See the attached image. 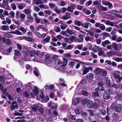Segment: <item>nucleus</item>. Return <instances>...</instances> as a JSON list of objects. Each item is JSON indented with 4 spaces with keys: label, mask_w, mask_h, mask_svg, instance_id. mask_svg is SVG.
I'll use <instances>...</instances> for the list:
<instances>
[{
    "label": "nucleus",
    "mask_w": 122,
    "mask_h": 122,
    "mask_svg": "<svg viewBox=\"0 0 122 122\" xmlns=\"http://www.w3.org/2000/svg\"><path fill=\"white\" fill-rule=\"evenodd\" d=\"M76 62H75L71 61L69 62L68 65L71 67H73L74 65Z\"/></svg>",
    "instance_id": "nucleus-31"
},
{
    "label": "nucleus",
    "mask_w": 122,
    "mask_h": 122,
    "mask_svg": "<svg viewBox=\"0 0 122 122\" xmlns=\"http://www.w3.org/2000/svg\"><path fill=\"white\" fill-rule=\"evenodd\" d=\"M75 112L77 114H79L80 113L81 111L78 108H76L75 110Z\"/></svg>",
    "instance_id": "nucleus-43"
},
{
    "label": "nucleus",
    "mask_w": 122,
    "mask_h": 122,
    "mask_svg": "<svg viewBox=\"0 0 122 122\" xmlns=\"http://www.w3.org/2000/svg\"><path fill=\"white\" fill-rule=\"evenodd\" d=\"M95 91L93 92L92 94V95L93 97H98L99 96V94H100L101 92L97 90V88L95 89Z\"/></svg>",
    "instance_id": "nucleus-3"
},
{
    "label": "nucleus",
    "mask_w": 122,
    "mask_h": 122,
    "mask_svg": "<svg viewBox=\"0 0 122 122\" xmlns=\"http://www.w3.org/2000/svg\"><path fill=\"white\" fill-rule=\"evenodd\" d=\"M2 40L3 41V42L5 44H6L7 43V41L9 40V39H7L6 40V39L4 37H2Z\"/></svg>",
    "instance_id": "nucleus-37"
},
{
    "label": "nucleus",
    "mask_w": 122,
    "mask_h": 122,
    "mask_svg": "<svg viewBox=\"0 0 122 122\" xmlns=\"http://www.w3.org/2000/svg\"><path fill=\"white\" fill-rule=\"evenodd\" d=\"M4 36L8 38H11L13 37V35H10L8 33L5 32L4 34Z\"/></svg>",
    "instance_id": "nucleus-16"
},
{
    "label": "nucleus",
    "mask_w": 122,
    "mask_h": 122,
    "mask_svg": "<svg viewBox=\"0 0 122 122\" xmlns=\"http://www.w3.org/2000/svg\"><path fill=\"white\" fill-rule=\"evenodd\" d=\"M81 99L79 97H76L74 100V102L76 104H77L79 102L81 101Z\"/></svg>",
    "instance_id": "nucleus-26"
},
{
    "label": "nucleus",
    "mask_w": 122,
    "mask_h": 122,
    "mask_svg": "<svg viewBox=\"0 0 122 122\" xmlns=\"http://www.w3.org/2000/svg\"><path fill=\"white\" fill-rule=\"evenodd\" d=\"M44 12L46 14L49 15H50L52 13L51 11L50 10H45Z\"/></svg>",
    "instance_id": "nucleus-41"
},
{
    "label": "nucleus",
    "mask_w": 122,
    "mask_h": 122,
    "mask_svg": "<svg viewBox=\"0 0 122 122\" xmlns=\"http://www.w3.org/2000/svg\"><path fill=\"white\" fill-rule=\"evenodd\" d=\"M97 89L99 91H104V88L103 86H98L97 88Z\"/></svg>",
    "instance_id": "nucleus-29"
},
{
    "label": "nucleus",
    "mask_w": 122,
    "mask_h": 122,
    "mask_svg": "<svg viewBox=\"0 0 122 122\" xmlns=\"http://www.w3.org/2000/svg\"><path fill=\"white\" fill-rule=\"evenodd\" d=\"M113 86L116 88L118 89V88H119L120 85L119 84L117 85L116 84H114L113 85Z\"/></svg>",
    "instance_id": "nucleus-50"
},
{
    "label": "nucleus",
    "mask_w": 122,
    "mask_h": 122,
    "mask_svg": "<svg viewBox=\"0 0 122 122\" xmlns=\"http://www.w3.org/2000/svg\"><path fill=\"white\" fill-rule=\"evenodd\" d=\"M115 111L117 112H120L121 111V108L118 106H116L115 108Z\"/></svg>",
    "instance_id": "nucleus-25"
},
{
    "label": "nucleus",
    "mask_w": 122,
    "mask_h": 122,
    "mask_svg": "<svg viewBox=\"0 0 122 122\" xmlns=\"http://www.w3.org/2000/svg\"><path fill=\"white\" fill-rule=\"evenodd\" d=\"M115 98L119 100L122 99V92H121V94H118L116 95L115 96Z\"/></svg>",
    "instance_id": "nucleus-19"
},
{
    "label": "nucleus",
    "mask_w": 122,
    "mask_h": 122,
    "mask_svg": "<svg viewBox=\"0 0 122 122\" xmlns=\"http://www.w3.org/2000/svg\"><path fill=\"white\" fill-rule=\"evenodd\" d=\"M64 56L67 58H69L71 56L70 52H69L67 54H65L64 55Z\"/></svg>",
    "instance_id": "nucleus-44"
},
{
    "label": "nucleus",
    "mask_w": 122,
    "mask_h": 122,
    "mask_svg": "<svg viewBox=\"0 0 122 122\" xmlns=\"http://www.w3.org/2000/svg\"><path fill=\"white\" fill-rule=\"evenodd\" d=\"M92 102V101L91 100H88L87 103L88 107L89 108H91Z\"/></svg>",
    "instance_id": "nucleus-13"
},
{
    "label": "nucleus",
    "mask_w": 122,
    "mask_h": 122,
    "mask_svg": "<svg viewBox=\"0 0 122 122\" xmlns=\"http://www.w3.org/2000/svg\"><path fill=\"white\" fill-rule=\"evenodd\" d=\"M20 30L22 31L24 33H25L26 32V30H25V28L21 26L20 28Z\"/></svg>",
    "instance_id": "nucleus-40"
},
{
    "label": "nucleus",
    "mask_w": 122,
    "mask_h": 122,
    "mask_svg": "<svg viewBox=\"0 0 122 122\" xmlns=\"http://www.w3.org/2000/svg\"><path fill=\"white\" fill-rule=\"evenodd\" d=\"M104 37H106L107 36H108L109 37L110 36V35L109 34L107 33L106 32H103L102 33Z\"/></svg>",
    "instance_id": "nucleus-39"
},
{
    "label": "nucleus",
    "mask_w": 122,
    "mask_h": 122,
    "mask_svg": "<svg viewBox=\"0 0 122 122\" xmlns=\"http://www.w3.org/2000/svg\"><path fill=\"white\" fill-rule=\"evenodd\" d=\"M69 28H68L66 30V31L67 32L68 34L71 35L73 33V32L71 30H69Z\"/></svg>",
    "instance_id": "nucleus-52"
},
{
    "label": "nucleus",
    "mask_w": 122,
    "mask_h": 122,
    "mask_svg": "<svg viewBox=\"0 0 122 122\" xmlns=\"http://www.w3.org/2000/svg\"><path fill=\"white\" fill-rule=\"evenodd\" d=\"M34 3L37 5L42 3V1L40 0H34Z\"/></svg>",
    "instance_id": "nucleus-38"
},
{
    "label": "nucleus",
    "mask_w": 122,
    "mask_h": 122,
    "mask_svg": "<svg viewBox=\"0 0 122 122\" xmlns=\"http://www.w3.org/2000/svg\"><path fill=\"white\" fill-rule=\"evenodd\" d=\"M38 105L34 104L32 106H31V107L32 109L35 112H36L38 108H39Z\"/></svg>",
    "instance_id": "nucleus-9"
},
{
    "label": "nucleus",
    "mask_w": 122,
    "mask_h": 122,
    "mask_svg": "<svg viewBox=\"0 0 122 122\" xmlns=\"http://www.w3.org/2000/svg\"><path fill=\"white\" fill-rule=\"evenodd\" d=\"M0 28L1 30H8L9 29V27L8 25H3Z\"/></svg>",
    "instance_id": "nucleus-20"
},
{
    "label": "nucleus",
    "mask_w": 122,
    "mask_h": 122,
    "mask_svg": "<svg viewBox=\"0 0 122 122\" xmlns=\"http://www.w3.org/2000/svg\"><path fill=\"white\" fill-rule=\"evenodd\" d=\"M33 92L36 96H37L39 92V90L37 86H35L34 88Z\"/></svg>",
    "instance_id": "nucleus-12"
},
{
    "label": "nucleus",
    "mask_w": 122,
    "mask_h": 122,
    "mask_svg": "<svg viewBox=\"0 0 122 122\" xmlns=\"http://www.w3.org/2000/svg\"><path fill=\"white\" fill-rule=\"evenodd\" d=\"M99 28L101 30H104L105 29V27L104 25L102 24H100V25L99 26Z\"/></svg>",
    "instance_id": "nucleus-36"
},
{
    "label": "nucleus",
    "mask_w": 122,
    "mask_h": 122,
    "mask_svg": "<svg viewBox=\"0 0 122 122\" xmlns=\"http://www.w3.org/2000/svg\"><path fill=\"white\" fill-rule=\"evenodd\" d=\"M101 70L99 69V68H96L95 70H94V72L96 75H98L100 74V72Z\"/></svg>",
    "instance_id": "nucleus-21"
},
{
    "label": "nucleus",
    "mask_w": 122,
    "mask_h": 122,
    "mask_svg": "<svg viewBox=\"0 0 122 122\" xmlns=\"http://www.w3.org/2000/svg\"><path fill=\"white\" fill-rule=\"evenodd\" d=\"M89 71V70L88 69L87 67H86L84 69L83 71V75H85L87 74Z\"/></svg>",
    "instance_id": "nucleus-28"
},
{
    "label": "nucleus",
    "mask_w": 122,
    "mask_h": 122,
    "mask_svg": "<svg viewBox=\"0 0 122 122\" xmlns=\"http://www.w3.org/2000/svg\"><path fill=\"white\" fill-rule=\"evenodd\" d=\"M98 8H99V11L100 12H101V11H100V9L103 11H106L107 10V8L106 7L103 6L102 5H98Z\"/></svg>",
    "instance_id": "nucleus-5"
},
{
    "label": "nucleus",
    "mask_w": 122,
    "mask_h": 122,
    "mask_svg": "<svg viewBox=\"0 0 122 122\" xmlns=\"http://www.w3.org/2000/svg\"><path fill=\"white\" fill-rule=\"evenodd\" d=\"M81 114L83 116L85 117H86L87 116V113L85 112H81Z\"/></svg>",
    "instance_id": "nucleus-62"
},
{
    "label": "nucleus",
    "mask_w": 122,
    "mask_h": 122,
    "mask_svg": "<svg viewBox=\"0 0 122 122\" xmlns=\"http://www.w3.org/2000/svg\"><path fill=\"white\" fill-rule=\"evenodd\" d=\"M54 91H51L49 94V97H50L52 98H53L54 95Z\"/></svg>",
    "instance_id": "nucleus-30"
},
{
    "label": "nucleus",
    "mask_w": 122,
    "mask_h": 122,
    "mask_svg": "<svg viewBox=\"0 0 122 122\" xmlns=\"http://www.w3.org/2000/svg\"><path fill=\"white\" fill-rule=\"evenodd\" d=\"M87 78L90 80H92L93 78V75L92 73H89L86 75Z\"/></svg>",
    "instance_id": "nucleus-15"
},
{
    "label": "nucleus",
    "mask_w": 122,
    "mask_h": 122,
    "mask_svg": "<svg viewBox=\"0 0 122 122\" xmlns=\"http://www.w3.org/2000/svg\"><path fill=\"white\" fill-rule=\"evenodd\" d=\"M48 107H51V109H54L55 110H56L57 105L55 103H48Z\"/></svg>",
    "instance_id": "nucleus-2"
},
{
    "label": "nucleus",
    "mask_w": 122,
    "mask_h": 122,
    "mask_svg": "<svg viewBox=\"0 0 122 122\" xmlns=\"http://www.w3.org/2000/svg\"><path fill=\"white\" fill-rule=\"evenodd\" d=\"M111 43V42L108 40H106L102 42V45L104 47H106L107 44H110Z\"/></svg>",
    "instance_id": "nucleus-7"
},
{
    "label": "nucleus",
    "mask_w": 122,
    "mask_h": 122,
    "mask_svg": "<svg viewBox=\"0 0 122 122\" xmlns=\"http://www.w3.org/2000/svg\"><path fill=\"white\" fill-rule=\"evenodd\" d=\"M63 60L64 62H64V65H62V66H65L68 63V60L67 59H66L65 58H63Z\"/></svg>",
    "instance_id": "nucleus-35"
},
{
    "label": "nucleus",
    "mask_w": 122,
    "mask_h": 122,
    "mask_svg": "<svg viewBox=\"0 0 122 122\" xmlns=\"http://www.w3.org/2000/svg\"><path fill=\"white\" fill-rule=\"evenodd\" d=\"M25 40L26 41H34V39L30 38H29L27 37H26Z\"/></svg>",
    "instance_id": "nucleus-49"
},
{
    "label": "nucleus",
    "mask_w": 122,
    "mask_h": 122,
    "mask_svg": "<svg viewBox=\"0 0 122 122\" xmlns=\"http://www.w3.org/2000/svg\"><path fill=\"white\" fill-rule=\"evenodd\" d=\"M36 53V51L34 50H31L29 54L31 57L33 56Z\"/></svg>",
    "instance_id": "nucleus-22"
},
{
    "label": "nucleus",
    "mask_w": 122,
    "mask_h": 122,
    "mask_svg": "<svg viewBox=\"0 0 122 122\" xmlns=\"http://www.w3.org/2000/svg\"><path fill=\"white\" fill-rule=\"evenodd\" d=\"M82 94L83 95L85 96H88L89 94L88 92L86 91H83L82 92Z\"/></svg>",
    "instance_id": "nucleus-45"
},
{
    "label": "nucleus",
    "mask_w": 122,
    "mask_h": 122,
    "mask_svg": "<svg viewBox=\"0 0 122 122\" xmlns=\"http://www.w3.org/2000/svg\"><path fill=\"white\" fill-rule=\"evenodd\" d=\"M74 23L75 24H76L77 25L80 26L81 25V23L79 21H77L76 20H75Z\"/></svg>",
    "instance_id": "nucleus-32"
},
{
    "label": "nucleus",
    "mask_w": 122,
    "mask_h": 122,
    "mask_svg": "<svg viewBox=\"0 0 122 122\" xmlns=\"http://www.w3.org/2000/svg\"><path fill=\"white\" fill-rule=\"evenodd\" d=\"M107 54L108 57L112 56V55H115V53L114 51H110L109 52H107Z\"/></svg>",
    "instance_id": "nucleus-14"
},
{
    "label": "nucleus",
    "mask_w": 122,
    "mask_h": 122,
    "mask_svg": "<svg viewBox=\"0 0 122 122\" xmlns=\"http://www.w3.org/2000/svg\"><path fill=\"white\" fill-rule=\"evenodd\" d=\"M3 5L4 6V7H2V8H5V9H7L6 8H8L9 7V5H8V4L4 3H3Z\"/></svg>",
    "instance_id": "nucleus-55"
},
{
    "label": "nucleus",
    "mask_w": 122,
    "mask_h": 122,
    "mask_svg": "<svg viewBox=\"0 0 122 122\" xmlns=\"http://www.w3.org/2000/svg\"><path fill=\"white\" fill-rule=\"evenodd\" d=\"M54 86L52 84H50L49 86V89L51 90H53L54 88Z\"/></svg>",
    "instance_id": "nucleus-57"
},
{
    "label": "nucleus",
    "mask_w": 122,
    "mask_h": 122,
    "mask_svg": "<svg viewBox=\"0 0 122 122\" xmlns=\"http://www.w3.org/2000/svg\"><path fill=\"white\" fill-rule=\"evenodd\" d=\"M34 34L39 38H40L41 34L39 33H38L37 32L35 31L33 32Z\"/></svg>",
    "instance_id": "nucleus-58"
},
{
    "label": "nucleus",
    "mask_w": 122,
    "mask_h": 122,
    "mask_svg": "<svg viewBox=\"0 0 122 122\" xmlns=\"http://www.w3.org/2000/svg\"><path fill=\"white\" fill-rule=\"evenodd\" d=\"M15 55L17 56H18L20 55V53L19 51L16 50H14Z\"/></svg>",
    "instance_id": "nucleus-33"
},
{
    "label": "nucleus",
    "mask_w": 122,
    "mask_h": 122,
    "mask_svg": "<svg viewBox=\"0 0 122 122\" xmlns=\"http://www.w3.org/2000/svg\"><path fill=\"white\" fill-rule=\"evenodd\" d=\"M104 98L106 100L109 99L110 98V96L107 93H105L103 95Z\"/></svg>",
    "instance_id": "nucleus-18"
},
{
    "label": "nucleus",
    "mask_w": 122,
    "mask_h": 122,
    "mask_svg": "<svg viewBox=\"0 0 122 122\" xmlns=\"http://www.w3.org/2000/svg\"><path fill=\"white\" fill-rule=\"evenodd\" d=\"M25 13L26 15H29L31 13V11L30 9H25L24 10Z\"/></svg>",
    "instance_id": "nucleus-17"
},
{
    "label": "nucleus",
    "mask_w": 122,
    "mask_h": 122,
    "mask_svg": "<svg viewBox=\"0 0 122 122\" xmlns=\"http://www.w3.org/2000/svg\"><path fill=\"white\" fill-rule=\"evenodd\" d=\"M100 72V74L101 75V76H105L107 74V71L104 70H101Z\"/></svg>",
    "instance_id": "nucleus-8"
},
{
    "label": "nucleus",
    "mask_w": 122,
    "mask_h": 122,
    "mask_svg": "<svg viewBox=\"0 0 122 122\" xmlns=\"http://www.w3.org/2000/svg\"><path fill=\"white\" fill-rule=\"evenodd\" d=\"M63 62H61V61L58 59H57L54 61V63L55 64L58 65L61 64H63Z\"/></svg>",
    "instance_id": "nucleus-23"
},
{
    "label": "nucleus",
    "mask_w": 122,
    "mask_h": 122,
    "mask_svg": "<svg viewBox=\"0 0 122 122\" xmlns=\"http://www.w3.org/2000/svg\"><path fill=\"white\" fill-rule=\"evenodd\" d=\"M18 7L20 10L23 9L24 8L23 6V5L22 3H20V4L18 5Z\"/></svg>",
    "instance_id": "nucleus-51"
},
{
    "label": "nucleus",
    "mask_w": 122,
    "mask_h": 122,
    "mask_svg": "<svg viewBox=\"0 0 122 122\" xmlns=\"http://www.w3.org/2000/svg\"><path fill=\"white\" fill-rule=\"evenodd\" d=\"M18 107L15 101H14L12 102L11 107V111L14 110L15 108L18 109Z\"/></svg>",
    "instance_id": "nucleus-4"
},
{
    "label": "nucleus",
    "mask_w": 122,
    "mask_h": 122,
    "mask_svg": "<svg viewBox=\"0 0 122 122\" xmlns=\"http://www.w3.org/2000/svg\"><path fill=\"white\" fill-rule=\"evenodd\" d=\"M34 72L36 76L37 77L39 76V73L38 71L36 70H35L34 71Z\"/></svg>",
    "instance_id": "nucleus-59"
},
{
    "label": "nucleus",
    "mask_w": 122,
    "mask_h": 122,
    "mask_svg": "<svg viewBox=\"0 0 122 122\" xmlns=\"http://www.w3.org/2000/svg\"><path fill=\"white\" fill-rule=\"evenodd\" d=\"M115 60L116 61L119 62L122 60V58H120L118 57H117L115 58Z\"/></svg>",
    "instance_id": "nucleus-56"
},
{
    "label": "nucleus",
    "mask_w": 122,
    "mask_h": 122,
    "mask_svg": "<svg viewBox=\"0 0 122 122\" xmlns=\"http://www.w3.org/2000/svg\"><path fill=\"white\" fill-rule=\"evenodd\" d=\"M28 52L26 51V52H25L22 58V61H27L28 58Z\"/></svg>",
    "instance_id": "nucleus-6"
},
{
    "label": "nucleus",
    "mask_w": 122,
    "mask_h": 122,
    "mask_svg": "<svg viewBox=\"0 0 122 122\" xmlns=\"http://www.w3.org/2000/svg\"><path fill=\"white\" fill-rule=\"evenodd\" d=\"M51 58L52 60L54 59V60L55 61L57 59H58V56L57 55H54Z\"/></svg>",
    "instance_id": "nucleus-53"
},
{
    "label": "nucleus",
    "mask_w": 122,
    "mask_h": 122,
    "mask_svg": "<svg viewBox=\"0 0 122 122\" xmlns=\"http://www.w3.org/2000/svg\"><path fill=\"white\" fill-rule=\"evenodd\" d=\"M98 105L97 103L96 102H92L91 108H97Z\"/></svg>",
    "instance_id": "nucleus-24"
},
{
    "label": "nucleus",
    "mask_w": 122,
    "mask_h": 122,
    "mask_svg": "<svg viewBox=\"0 0 122 122\" xmlns=\"http://www.w3.org/2000/svg\"><path fill=\"white\" fill-rule=\"evenodd\" d=\"M30 21L28 20H27L25 23V25H28L30 24Z\"/></svg>",
    "instance_id": "nucleus-60"
},
{
    "label": "nucleus",
    "mask_w": 122,
    "mask_h": 122,
    "mask_svg": "<svg viewBox=\"0 0 122 122\" xmlns=\"http://www.w3.org/2000/svg\"><path fill=\"white\" fill-rule=\"evenodd\" d=\"M22 113H19L17 112H15L14 113V115L17 116H22Z\"/></svg>",
    "instance_id": "nucleus-54"
},
{
    "label": "nucleus",
    "mask_w": 122,
    "mask_h": 122,
    "mask_svg": "<svg viewBox=\"0 0 122 122\" xmlns=\"http://www.w3.org/2000/svg\"><path fill=\"white\" fill-rule=\"evenodd\" d=\"M14 32L15 33H14V34H16L19 35H21L22 34L21 32L18 30H16Z\"/></svg>",
    "instance_id": "nucleus-48"
},
{
    "label": "nucleus",
    "mask_w": 122,
    "mask_h": 122,
    "mask_svg": "<svg viewBox=\"0 0 122 122\" xmlns=\"http://www.w3.org/2000/svg\"><path fill=\"white\" fill-rule=\"evenodd\" d=\"M112 47L113 48L114 51H116L118 50V45L116 43H113L112 44Z\"/></svg>",
    "instance_id": "nucleus-10"
},
{
    "label": "nucleus",
    "mask_w": 122,
    "mask_h": 122,
    "mask_svg": "<svg viewBox=\"0 0 122 122\" xmlns=\"http://www.w3.org/2000/svg\"><path fill=\"white\" fill-rule=\"evenodd\" d=\"M113 76L117 83H119L121 82L120 77L119 74L115 72L113 73Z\"/></svg>",
    "instance_id": "nucleus-1"
},
{
    "label": "nucleus",
    "mask_w": 122,
    "mask_h": 122,
    "mask_svg": "<svg viewBox=\"0 0 122 122\" xmlns=\"http://www.w3.org/2000/svg\"><path fill=\"white\" fill-rule=\"evenodd\" d=\"M102 2L103 4L106 5H108V4L109 2L107 1L103 0H102Z\"/></svg>",
    "instance_id": "nucleus-42"
},
{
    "label": "nucleus",
    "mask_w": 122,
    "mask_h": 122,
    "mask_svg": "<svg viewBox=\"0 0 122 122\" xmlns=\"http://www.w3.org/2000/svg\"><path fill=\"white\" fill-rule=\"evenodd\" d=\"M108 93L109 94H112L113 93V91L111 89H108Z\"/></svg>",
    "instance_id": "nucleus-63"
},
{
    "label": "nucleus",
    "mask_w": 122,
    "mask_h": 122,
    "mask_svg": "<svg viewBox=\"0 0 122 122\" xmlns=\"http://www.w3.org/2000/svg\"><path fill=\"white\" fill-rule=\"evenodd\" d=\"M101 113L102 114L105 115L106 112V110L104 109H102L101 110Z\"/></svg>",
    "instance_id": "nucleus-46"
},
{
    "label": "nucleus",
    "mask_w": 122,
    "mask_h": 122,
    "mask_svg": "<svg viewBox=\"0 0 122 122\" xmlns=\"http://www.w3.org/2000/svg\"><path fill=\"white\" fill-rule=\"evenodd\" d=\"M86 80L85 79H82L80 81V83L83 85H85L87 83Z\"/></svg>",
    "instance_id": "nucleus-34"
},
{
    "label": "nucleus",
    "mask_w": 122,
    "mask_h": 122,
    "mask_svg": "<svg viewBox=\"0 0 122 122\" xmlns=\"http://www.w3.org/2000/svg\"><path fill=\"white\" fill-rule=\"evenodd\" d=\"M23 95V96H25V97H28L29 96V94L26 91H25Z\"/></svg>",
    "instance_id": "nucleus-47"
},
{
    "label": "nucleus",
    "mask_w": 122,
    "mask_h": 122,
    "mask_svg": "<svg viewBox=\"0 0 122 122\" xmlns=\"http://www.w3.org/2000/svg\"><path fill=\"white\" fill-rule=\"evenodd\" d=\"M50 38L51 37L50 36H47L46 38L43 39V41H44V43H46V42H49Z\"/></svg>",
    "instance_id": "nucleus-11"
},
{
    "label": "nucleus",
    "mask_w": 122,
    "mask_h": 122,
    "mask_svg": "<svg viewBox=\"0 0 122 122\" xmlns=\"http://www.w3.org/2000/svg\"><path fill=\"white\" fill-rule=\"evenodd\" d=\"M40 97L42 99H44L45 98V97L44 96V93L41 92L40 95Z\"/></svg>",
    "instance_id": "nucleus-64"
},
{
    "label": "nucleus",
    "mask_w": 122,
    "mask_h": 122,
    "mask_svg": "<svg viewBox=\"0 0 122 122\" xmlns=\"http://www.w3.org/2000/svg\"><path fill=\"white\" fill-rule=\"evenodd\" d=\"M50 48L54 51H56L57 49L56 48H55L53 46H49Z\"/></svg>",
    "instance_id": "nucleus-61"
},
{
    "label": "nucleus",
    "mask_w": 122,
    "mask_h": 122,
    "mask_svg": "<svg viewBox=\"0 0 122 122\" xmlns=\"http://www.w3.org/2000/svg\"><path fill=\"white\" fill-rule=\"evenodd\" d=\"M27 18L30 20L31 23L33 22L34 21L33 18L32 16L30 15H28L27 17Z\"/></svg>",
    "instance_id": "nucleus-27"
}]
</instances>
